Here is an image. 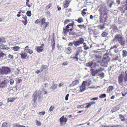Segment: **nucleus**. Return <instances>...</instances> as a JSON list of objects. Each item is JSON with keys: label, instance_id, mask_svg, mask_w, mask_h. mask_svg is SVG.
Wrapping results in <instances>:
<instances>
[{"label": "nucleus", "instance_id": "32", "mask_svg": "<svg viewBox=\"0 0 127 127\" xmlns=\"http://www.w3.org/2000/svg\"><path fill=\"white\" fill-rule=\"evenodd\" d=\"M87 10V9H84L81 11V14L83 16H84L86 14L85 11Z\"/></svg>", "mask_w": 127, "mask_h": 127}, {"label": "nucleus", "instance_id": "19", "mask_svg": "<svg viewBox=\"0 0 127 127\" xmlns=\"http://www.w3.org/2000/svg\"><path fill=\"white\" fill-rule=\"evenodd\" d=\"M21 58L22 59H26L27 56V54L24 52L22 51L20 54Z\"/></svg>", "mask_w": 127, "mask_h": 127}, {"label": "nucleus", "instance_id": "30", "mask_svg": "<svg viewBox=\"0 0 127 127\" xmlns=\"http://www.w3.org/2000/svg\"><path fill=\"white\" fill-rule=\"evenodd\" d=\"M119 118L121 119V121H125V118L124 117L122 114L119 115Z\"/></svg>", "mask_w": 127, "mask_h": 127}, {"label": "nucleus", "instance_id": "38", "mask_svg": "<svg viewBox=\"0 0 127 127\" xmlns=\"http://www.w3.org/2000/svg\"><path fill=\"white\" fill-rule=\"evenodd\" d=\"M113 89V87L112 86H110L108 88L107 91H108L109 92H111L112 91Z\"/></svg>", "mask_w": 127, "mask_h": 127}, {"label": "nucleus", "instance_id": "16", "mask_svg": "<svg viewBox=\"0 0 127 127\" xmlns=\"http://www.w3.org/2000/svg\"><path fill=\"white\" fill-rule=\"evenodd\" d=\"M71 0H66L63 3V6L64 8H67L69 6Z\"/></svg>", "mask_w": 127, "mask_h": 127}, {"label": "nucleus", "instance_id": "23", "mask_svg": "<svg viewBox=\"0 0 127 127\" xmlns=\"http://www.w3.org/2000/svg\"><path fill=\"white\" fill-rule=\"evenodd\" d=\"M79 83V81L77 80H76L75 81H73L72 83L71 84L70 86H74L78 84Z\"/></svg>", "mask_w": 127, "mask_h": 127}, {"label": "nucleus", "instance_id": "13", "mask_svg": "<svg viewBox=\"0 0 127 127\" xmlns=\"http://www.w3.org/2000/svg\"><path fill=\"white\" fill-rule=\"evenodd\" d=\"M44 46V44H42L40 46L37 47L36 49L37 52L38 53L41 52L43 50Z\"/></svg>", "mask_w": 127, "mask_h": 127}, {"label": "nucleus", "instance_id": "39", "mask_svg": "<svg viewBox=\"0 0 127 127\" xmlns=\"http://www.w3.org/2000/svg\"><path fill=\"white\" fill-rule=\"evenodd\" d=\"M106 95L105 94H104L100 95L99 96V98H103L106 97Z\"/></svg>", "mask_w": 127, "mask_h": 127}, {"label": "nucleus", "instance_id": "34", "mask_svg": "<svg viewBox=\"0 0 127 127\" xmlns=\"http://www.w3.org/2000/svg\"><path fill=\"white\" fill-rule=\"evenodd\" d=\"M105 25L104 24H103V26H101V25H99L97 27L98 29L100 30H102L103 29L105 28Z\"/></svg>", "mask_w": 127, "mask_h": 127}, {"label": "nucleus", "instance_id": "36", "mask_svg": "<svg viewBox=\"0 0 127 127\" xmlns=\"http://www.w3.org/2000/svg\"><path fill=\"white\" fill-rule=\"evenodd\" d=\"M52 5V4L51 3H49L48 5L46 6L45 7V9L46 10H48L51 6Z\"/></svg>", "mask_w": 127, "mask_h": 127}, {"label": "nucleus", "instance_id": "47", "mask_svg": "<svg viewBox=\"0 0 127 127\" xmlns=\"http://www.w3.org/2000/svg\"><path fill=\"white\" fill-rule=\"evenodd\" d=\"M7 123L6 122H5L3 123L2 125V127H7Z\"/></svg>", "mask_w": 127, "mask_h": 127}, {"label": "nucleus", "instance_id": "28", "mask_svg": "<svg viewBox=\"0 0 127 127\" xmlns=\"http://www.w3.org/2000/svg\"><path fill=\"white\" fill-rule=\"evenodd\" d=\"M122 56L123 57H125L127 56V51L126 50H123L122 51Z\"/></svg>", "mask_w": 127, "mask_h": 127}, {"label": "nucleus", "instance_id": "63", "mask_svg": "<svg viewBox=\"0 0 127 127\" xmlns=\"http://www.w3.org/2000/svg\"><path fill=\"white\" fill-rule=\"evenodd\" d=\"M40 22V21H39L38 19H37L35 21V24H38Z\"/></svg>", "mask_w": 127, "mask_h": 127}, {"label": "nucleus", "instance_id": "26", "mask_svg": "<svg viewBox=\"0 0 127 127\" xmlns=\"http://www.w3.org/2000/svg\"><path fill=\"white\" fill-rule=\"evenodd\" d=\"M120 109L119 107L116 106H115L113 109L111 110V112L112 113H113L116 111L119 110Z\"/></svg>", "mask_w": 127, "mask_h": 127}, {"label": "nucleus", "instance_id": "15", "mask_svg": "<svg viewBox=\"0 0 127 127\" xmlns=\"http://www.w3.org/2000/svg\"><path fill=\"white\" fill-rule=\"evenodd\" d=\"M123 74L122 73L120 74L118 77V82L120 84L123 83L124 77Z\"/></svg>", "mask_w": 127, "mask_h": 127}, {"label": "nucleus", "instance_id": "45", "mask_svg": "<svg viewBox=\"0 0 127 127\" xmlns=\"http://www.w3.org/2000/svg\"><path fill=\"white\" fill-rule=\"evenodd\" d=\"M119 46L118 44H115L113 45V46L111 47L110 48V49H112L114 48H117L118 46Z\"/></svg>", "mask_w": 127, "mask_h": 127}, {"label": "nucleus", "instance_id": "21", "mask_svg": "<svg viewBox=\"0 0 127 127\" xmlns=\"http://www.w3.org/2000/svg\"><path fill=\"white\" fill-rule=\"evenodd\" d=\"M95 102L94 101H91L89 103H87L86 104L87 105L85 107V108H89L91 105L95 104Z\"/></svg>", "mask_w": 127, "mask_h": 127}, {"label": "nucleus", "instance_id": "6", "mask_svg": "<svg viewBox=\"0 0 127 127\" xmlns=\"http://www.w3.org/2000/svg\"><path fill=\"white\" fill-rule=\"evenodd\" d=\"M104 69L100 67L99 69H95L92 68L90 69L91 75L92 76H95L98 72L103 70Z\"/></svg>", "mask_w": 127, "mask_h": 127}, {"label": "nucleus", "instance_id": "40", "mask_svg": "<svg viewBox=\"0 0 127 127\" xmlns=\"http://www.w3.org/2000/svg\"><path fill=\"white\" fill-rule=\"evenodd\" d=\"M112 28L114 31H117L118 30V29L116 26H113Z\"/></svg>", "mask_w": 127, "mask_h": 127}, {"label": "nucleus", "instance_id": "25", "mask_svg": "<svg viewBox=\"0 0 127 127\" xmlns=\"http://www.w3.org/2000/svg\"><path fill=\"white\" fill-rule=\"evenodd\" d=\"M17 97H16L15 98H8L7 99V101L8 102H12L14 101L16 99H17Z\"/></svg>", "mask_w": 127, "mask_h": 127}, {"label": "nucleus", "instance_id": "20", "mask_svg": "<svg viewBox=\"0 0 127 127\" xmlns=\"http://www.w3.org/2000/svg\"><path fill=\"white\" fill-rule=\"evenodd\" d=\"M72 51V49L70 47H68L65 48L64 50V52L67 54H70Z\"/></svg>", "mask_w": 127, "mask_h": 127}, {"label": "nucleus", "instance_id": "7", "mask_svg": "<svg viewBox=\"0 0 127 127\" xmlns=\"http://www.w3.org/2000/svg\"><path fill=\"white\" fill-rule=\"evenodd\" d=\"M1 82L0 83V88H3L6 87L8 83V80L5 78H2Z\"/></svg>", "mask_w": 127, "mask_h": 127}, {"label": "nucleus", "instance_id": "4", "mask_svg": "<svg viewBox=\"0 0 127 127\" xmlns=\"http://www.w3.org/2000/svg\"><path fill=\"white\" fill-rule=\"evenodd\" d=\"M115 39L117 40L119 43L121 45L123 46H125V41L123 37L120 34H118L116 35L114 40H115Z\"/></svg>", "mask_w": 127, "mask_h": 127}, {"label": "nucleus", "instance_id": "9", "mask_svg": "<svg viewBox=\"0 0 127 127\" xmlns=\"http://www.w3.org/2000/svg\"><path fill=\"white\" fill-rule=\"evenodd\" d=\"M82 52V51L81 50H78L76 51L75 54V56L72 58L73 59L75 60L76 61H77L79 59L78 56L80 53Z\"/></svg>", "mask_w": 127, "mask_h": 127}, {"label": "nucleus", "instance_id": "58", "mask_svg": "<svg viewBox=\"0 0 127 127\" xmlns=\"http://www.w3.org/2000/svg\"><path fill=\"white\" fill-rule=\"evenodd\" d=\"M22 21L23 23V24H24V25H26L27 24L28 21L27 20H25V21H23L22 20Z\"/></svg>", "mask_w": 127, "mask_h": 127}, {"label": "nucleus", "instance_id": "31", "mask_svg": "<svg viewBox=\"0 0 127 127\" xmlns=\"http://www.w3.org/2000/svg\"><path fill=\"white\" fill-rule=\"evenodd\" d=\"M47 66L46 65H42L41 66V72L43 71V70L46 69L47 68Z\"/></svg>", "mask_w": 127, "mask_h": 127}, {"label": "nucleus", "instance_id": "24", "mask_svg": "<svg viewBox=\"0 0 127 127\" xmlns=\"http://www.w3.org/2000/svg\"><path fill=\"white\" fill-rule=\"evenodd\" d=\"M0 48L2 49L8 50V47L6 45L2 44H0Z\"/></svg>", "mask_w": 127, "mask_h": 127}, {"label": "nucleus", "instance_id": "60", "mask_svg": "<svg viewBox=\"0 0 127 127\" xmlns=\"http://www.w3.org/2000/svg\"><path fill=\"white\" fill-rule=\"evenodd\" d=\"M19 124H14L13 125L12 127H18Z\"/></svg>", "mask_w": 127, "mask_h": 127}, {"label": "nucleus", "instance_id": "52", "mask_svg": "<svg viewBox=\"0 0 127 127\" xmlns=\"http://www.w3.org/2000/svg\"><path fill=\"white\" fill-rule=\"evenodd\" d=\"M99 76L100 77H101L102 78H103L104 76V74L103 73H99Z\"/></svg>", "mask_w": 127, "mask_h": 127}, {"label": "nucleus", "instance_id": "37", "mask_svg": "<svg viewBox=\"0 0 127 127\" xmlns=\"http://www.w3.org/2000/svg\"><path fill=\"white\" fill-rule=\"evenodd\" d=\"M77 21L79 23H82L83 22V19L82 18L80 17L78 19Z\"/></svg>", "mask_w": 127, "mask_h": 127}, {"label": "nucleus", "instance_id": "12", "mask_svg": "<svg viewBox=\"0 0 127 127\" xmlns=\"http://www.w3.org/2000/svg\"><path fill=\"white\" fill-rule=\"evenodd\" d=\"M86 65L88 66L91 67V68H95L96 66V63L94 62L93 61H90L86 63Z\"/></svg>", "mask_w": 127, "mask_h": 127}, {"label": "nucleus", "instance_id": "3", "mask_svg": "<svg viewBox=\"0 0 127 127\" xmlns=\"http://www.w3.org/2000/svg\"><path fill=\"white\" fill-rule=\"evenodd\" d=\"M42 91L39 90L38 91L37 90H36L33 95V101L35 103L37 99V97H38L40 99L41 98L43 97L42 94Z\"/></svg>", "mask_w": 127, "mask_h": 127}, {"label": "nucleus", "instance_id": "57", "mask_svg": "<svg viewBox=\"0 0 127 127\" xmlns=\"http://www.w3.org/2000/svg\"><path fill=\"white\" fill-rule=\"evenodd\" d=\"M78 27H79L81 29H82L83 27L84 28V25H77Z\"/></svg>", "mask_w": 127, "mask_h": 127}, {"label": "nucleus", "instance_id": "17", "mask_svg": "<svg viewBox=\"0 0 127 127\" xmlns=\"http://www.w3.org/2000/svg\"><path fill=\"white\" fill-rule=\"evenodd\" d=\"M125 6V4L123 5L118 7V8L119 10L121 11V13H124L125 12V10H126L125 9L126 7L124 8V9H123Z\"/></svg>", "mask_w": 127, "mask_h": 127}, {"label": "nucleus", "instance_id": "43", "mask_svg": "<svg viewBox=\"0 0 127 127\" xmlns=\"http://www.w3.org/2000/svg\"><path fill=\"white\" fill-rule=\"evenodd\" d=\"M6 42L5 39L3 38H0V42L5 43Z\"/></svg>", "mask_w": 127, "mask_h": 127}, {"label": "nucleus", "instance_id": "35", "mask_svg": "<svg viewBox=\"0 0 127 127\" xmlns=\"http://www.w3.org/2000/svg\"><path fill=\"white\" fill-rule=\"evenodd\" d=\"M125 75L124 77V79L125 82L127 81V70L125 72Z\"/></svg>", "mask_w": 127, "mask_h": 127}, {"label": "nucleus", "instance_id": "33", "mask_svg": "<svg viewBox=\"0 0 127 127\" xmlns=\"http://www.w3.org/2000/svg\"><path fill=\"white\" fill-rule=\"evenodd\" d=\"M68 32V29L64 28V27L63 29V33L64 35H66L67 32Z\"/></svg>", "mask_w": 127, "mask_h": 127}, {"label": "nucleus", "instance_id": "64", "mask_svg": "<svg viewBox=\"0 0 127 127\" xmlns=\"http://www.w3.org/2000/svg\"><path fill=\"white\" fill-rule=\"evenodd\" d=\"M29 48V46H26L25 48V51L27 52L28 50V49H29L28 48Z\"/></svg>", "mask_w": 127, "mask_h": 127}, {"label": "nucleus", "instance_id": "54", "mask_svg": "<svg viewBox=\"0 0 127 127\" xmlns=\"http://www.w3.org/2000/svg\"><path fill=\"white\" fill-rule=\"evenodd\" d=\"M74 25V21H72V23H69L68 24L69 26H71L72 27H73Z\"/></svg>", "mask_w": 127, "mask_h": 127}, {"label": "nucleus", "instance_id": "41", "mask_svg": "<svg viewBox=\"0 0 127 127\" xmlns=\"http://www.w3.org/2000/svg\"><path fill=\"white\" fill-rule=\"evenodd\" d=\"M16 83L18 84L19 83L21 82H22V80L21 79L16 78Z\"/></svg>", "mask_w": 127, "mask_h": 127}, {"label": "nucleus", "instance_id": "2", "mask_svg": "<svg viewBox=\"0 0 127 127\" xmlns=\"http://www.w3.org/2000/svg\"><path fill=\"white\" fill-rule=\"evenodd\" d=\"M108 55V53H106L104 55L101 64V66L104 67L107 66L108 63L109 62L110 60Z\"/></svg>", "mask_w": 127, "mask_h": 127}, {"label": "nucleus", "instance_id": "44", "mask_svg": "<svg viewBox=\"0 0 127 127\" xmlns=\"http://www.w3.org/2000/svg\"><path fill=\"white\" fill-rule=\"evenodd\" d=\"M27 15L28 16H30L31 15V12L30 11H28L26 13Z\"/></svg>", "mask_w": 127, "mask_h": 127}, {"label": "nucleus", "instance_id": "1", "mask_svg": "<svg viewBox=\"0 0 127 127\" xmlns=\"http://www.w3.org/2000/svg\"><path fill=\"white\" fill-rule=\"evenodd\" d=\"M100 12L99 22L100 23H103L106 22L107 20V12L103 7H100L98 10Z\"/></svg>", "mask_w": 127, "mask_h": 127}, {"label": "nucleus", "instance_id": "49", "mask_svg": "<svg viewBox=\"0 0 127 127\" xmlns=\"http://www.w3.org/2000/svg\"><path fill=\"white\" fill-rule=\"evenodd\" d=\"M55 108V107L54 106H51L49 109V110L50 111H52Z\"/></svg>", "mask_w": 127, "mask_h": 127}, {"label": "nucleus", "instance_id": "8", "mask_svg": "<svg viewBox=\"0 0 127 127\" xmlns=\"http://www.w3.org/2000/svg\"><path fill=\"white\" fill-rule=\"evenodd\" d=\"M84 41L83 38H80L78 40L74 41L73 44L75 46L77 47L82 44Z\"/></svg>", "mask_w": 127, "mask_h": 127}, {"label": "nucleus", "instance_id": "27", "mask_svg": "<svg viewBox=\"0 0 127 127\" xmlns=\"http://www.w3.org/2000/svg\"><path fill=\"white\" fill-rule=\"evenodd\" d=\"M20 49V47L18 46H16L13 47L12 48V50L15 51H18Z\"/></svg>", "mask_w": 127, "mask_h": 127}, {"label": "nucleus", "instance_id": "50", "mask_svg": "<svg viewBox=\"0 0 127 127\" xmlns=\"http://www.w3.org/2000/svg\"><path fill=\"white\" fill-rule=\"evenodd\" d=\"M70 21V20L69 19H66L64 22V25L66 24Z\"/></svg>", "mask_w": 127, "mask_h": 127}, {"label": "nucleus", "instance_id": "42", "mask_svg": "<svg viewBox=\"0 0 127 127\" xmlns=\"http://www.w3.org/2000/svg\"><path fill=\"white\" fill-rule=\"evenodd\" d=\"M107 34V33L105 32H103L101 34L102 36L103 37H106Z\"/></svg>", "mask_w": 127, "mask_h": 127}, {"label": "nucleus", "instance_id": "55", "mask_svg": "<svg viewBox=\"0 0 127 127\" xmlns=\"http://www.w3.org/2000/svg\"><path fill=\"white\" fill-rule=\"evenodd\" d=\"M68 63V62L67 61H65L62 64V65L63 66H65Z\"/></svg>", "mask_w": 127, "mask_h": 127}, {"label": "nucleus", "instance_id": "11", "mask_svg": "<svg viewBox=\"0 0 127 127\" xmlns=\"http://www.w3.org/2000/svg\"><path fill=\"white\" fill-rule=\"evenodd\" d=\"M67 121V119L66 118H64V116H63L60 119V122L61 125H62L63 124H65Z\"/></svg>", "mask_w": 127, "mask_h": 127}, {"label": "nucleus", "instance_id": "14", "mask_svg": "<svg viewBox=\"0 0 127 127\" xmlns=\"http://www.w3.org/2000/svg\"><path fill=\"white\" fill-rule=\"evenodd\" d=\"M85 83H87V82L85 81H83L81 85L80 86V92H82L84 91L86 89V86Z\"/></svg>", "mask_w": 127, "mask_h": 127}, {"label": "nucleus", "instance_id": "62", "mask_svg": "<svg viewBox=\"0 0 127 127\" xmlns=\"http://www.w3.org/2000/svg\"><path fill=\"white\" fill-rule=\"evenodd\" d=\"M71 9L70 8H67L66 9V12H71Z\"/></svg>", "mask_w": 127, "mask_h": 127}, {"label": "nucleus", "instance_id": "56", "mask_svg": "<svg viewBox=\"0 0 127 127\" xmlns=\"http://www.w3.org/2000/svg\"><path fill=\"white\" fill-rule=\"evenodd\" d=\"M45 113V111H42L39 112V114L40 115L42 116L44 115Z\"/></svg>", "mask_w": 127, "mask_h": 127}, {"label": "nucleus", "instance_id": "61", "mask_svg": "<svg viewBox=\"0 0 127 127\" xmlns=\"http://www.w3.org/2000/svg\"><path fill=\"white\" fill-rule=\"evenodd\" d=\"M84 47V49L85 50H87L88 49H89V47L88 46H86V44H85V45H84L83 46Z\"/></svg>", "mask_w": 127, "mask_h": 127}, {"label": "nucleus", "instance_id": "29", "mask_svg": "<svg viewBox=\"0 0 127 127\" xmlns=\"http://www.w3.org/2000/svg\"><path fill=\"white\" fill-rule=\"evenodd\" d=\"M57 88V85L54 84H53L51 86V89H52V90H54Z\"/></svg>", "mask_w": 127, "mask_h": 127}, {"label": "nucleus", "instance_id": "5", "mask_svg": "<svg viewBox=\"0 0 127 127\" xmlns=\"http://www.w3.org/2000/svg\"><path fill=\"white\" fill-rule=\"evenodd\" d=\"M10 71V68L8 67L2 66L1 68H0V74L1 75H7Z\"/></svg>", "mask_w": 127, "mask_h": 127}, {"label": "nucleus", "instance_id": "46", "mask_svg": "<svg viewBox=\"0 0 127 127\" xmlns=\"http://www.w3.org/2000/svg\"><path fill=\"white\" fill-rule=\"evenodd\" d=\"M27 52L30 54H32L33 52V51L30 49H28V50Z\"/></svg>", "mask_w": 127, "mask_h": 127}, {"label": "nucleus", "instance_id": "59", "mask_svg": "<svg viewBox=\"0 0 127 127\" xmlns=\"http://www.w3.org/2000/svg\"><path fill=\"white\" fill-rule=\"evenodd\" d=\"M10 85H13L14 83V81L13 79H11L10 80Z\"/></svg>", "mask_w": 127, "mask_h": 127}, {"label": "nucleus", "instance_id": "53", "mask_svg": "<svg viewBox=\"0 0 127 127\" xmlns=\"http://www.w3.org/2000/svg\"><path fill=\"white\" fill-rule=\"evenodd\" d=\"M29 0H27L26 2V5L28 6V7H31V5H30L29 4L28 2H29Z\"/></svg>", "mask_w": 127, "mask_h": 127}, {"label": "nucleus", "instance_id": "22", "mask_svg": "<svg viewBox=\"0 0 127 127\" xmlns=\"http://www.w3.org/2000/svg\"><path fill=\"white\" fill-rule=\"evenodd\" d=\"M55 39L53 38V39H52L51 41V46L52 47V50L53 51L55 48Z\"/></svg>", "mask_w": 127, "mask_h": 127}, {"label": "nucleus", "instance_id": "10", "mask_svg": "<svg viewBox=\"0 0 127 127\" xmlns=\"http://www.w3.org/2000/svg\"><path fill=\"white\" fill-rule=\"evenodd\" d=\"M45 21L46 19L44 18L40 20L41 25L42 26L43 25H44V30H45L46 28L49 26V22H46Z\"/></svg>", "mask_w": 127, "mask_h": 127}, {"label": "nucleus", "instance_id": "48", "mask_svg": "<svg viewBox=\"0 0 127 127\" xmlns=\"http://www.w3.org/2000/svg\"><path fill=\"white\" fill-rule=\"evenodd\" d=\"M110 127H122V126L120 125H114L112 126H110Z\"/></svg>", "mask_w": 127, "mask_h": 127}, {"label": "nucleus", "instance_id": "18", "mask_svg": "<svg viewBox=\"0 0 127 127\" xmlns=\"http://www.w3.org/2000/svg\"><path fill=\"white\" fill-rule=\"evenodd\" d=\"M97 62L100 63L101 61V56L97 55H95V56Z\"/></svg>", "mask_w": 127, "mask_h": 127}, {"label": "nucleus", "instance_id": "51", "mask_svg": "<svg viewBox=\"0 0 127 127\" xmlns=\"http://www.w3.org/2000/svg\"><path fill=\"white\" fill-rule=\"evenodd\" d=\"M36 124L38 126H40L41 125V123L40 122L38 121L37 120H36Z\"/></svg>", "mask_w": 127, "mask_h": 127}]
</instances>
